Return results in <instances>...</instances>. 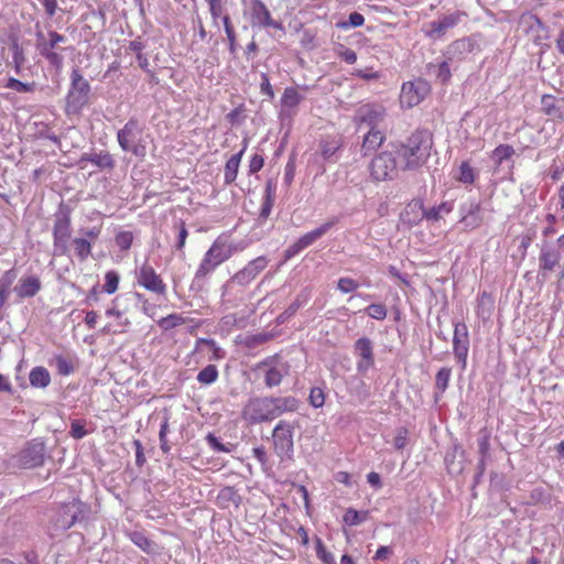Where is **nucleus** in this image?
<instances>
[{"label":"nucleus","mask_w":564,"mask_h":564,"mask_svg":"<svg viewBox=\"0 0 564 564\" xmlns=\"http://www.w3.org/2000/svg\"><path fill=\"white\" fill-rule=\"evenodd\" d=\"M141 133L139 122L137 119L131 118L128 122L117 132V140L120 148L126 152H131L138 158H144L147 153L145 145L134 143L138 134Z\"/></svg>","instance_id":"nucleus-11"},{"label":"nucleus","mask_w":564,"mask_h":564,"mask_svg":"<svg viewBox=\"0 0 564 564\" xmlns=\"http://www.w3.org/2000/svg\"><path fill=\"white\" fill-rule=\"evenodd\" d=\"M30 384L34 388L44 389L51 383V375L43 366H36L29 373Z\"/></svg>","instance_id":"nucleus-29"},{"label":"nucleus","mask_w":564,"mask_h":564,"mask_svg":"<svg viewBox=\"0 0 564 564\" xmlns=\"http://www.w3.org/2000/svg\"><path fill=\"white\" fill-rule=\"evenodd\" d=\"M315 551L316 556L324 564H336L335 557L330 551H328L319 538L315 539Z\"/></svg>","instance_id":"nucleus-45"},{"label":"nucleus","mask_w":564,"mask_h":564,"mask_svg":"<svg viewBox=\"0 0 564 564\" xmlns=\"http://www.w3.org/2000/svg\"><path fill=\"white\" fill-rule=\"evenodd\" d=\"M53 245L55 251L64 256L68 252V240L72 235V219L68 213L55 215L53 225Z\"/></svg>","instance_id":"nucleus-12"},{"label":"nucleus","mask_w":564,"mask_h":564,"mask_svg":"<svg viewBox=\"0 0 564 564\" xmlns=\"http://www.w3.org/2000/svg\"><path fill=\"white\" fill-rule=\"evenodd\" d=\"M360 284L351 278H340L337 282V289L343 293L356 291Z\"/></svg>","instance_id":"nucleus-56"},{"label":"nucleus","mask_w":564,"mask_h":564,"mask_svg":"<svg viewBox=\"0 0 564 564\" xmlns=\"http://www.w3.org/2000/svg\"><path fill=\"white\" fill-rule=\"evenodd\" d=\"M433 147L432 133L425 129H416L404 141L400 142L395 155L400 159L402 171L421 169L431 155Z\"/></svg>","instance_id":"nucleus-1"},{"label":"nucleus","mask_w":564,"mask_h":564,"mask_svg":"<svg viewBox=\"0 0 564 564\" xmlns=\"http://www.w3.org/2000/svg\"><path fill=\"white\" fill-rule=\"evenodd\" d=\"M186 323V319L185 317H183L181 314H177V313H172V314H169L167 316L165 317H162L158 321V325L163 329V330H170L172 328H175V327H178V326H182Z\"/></svg>","instance_id":"nucleus-41"},{"label":"nucleus","mask_w":564,"mask_h":564,"mask_svg":"<svg viewBox=\"0 0 564 564\" xmlns=\"http://www.w3.org/2000/svg\"><path fill=\"white\" fill-rule=\"evenodd\" d=\"M254 370L263 371L264 383L268 388L278 387L289 373V366L279 355H273L256 365Z\"/></svg>","instance_id":"nucleus-10"},{"label":"nucleus","mask_w":564,"mask_h":564,"mask_svg":"<svg viewBox=\"0 0 564 564\" xmlns=\"http://www.w3.org/2000/svg\"><path fill=\"white\" fill-rule=\"evenodd\" d=\"M296 422L280 421L273 429L272 438L275 453L280 457H291L293 453V434Z\"/></svg>","instance_id":"nucleus-8"},{"label":"nucleus","mask_w":564,"mask_h":564,"mask_svg":"<svg viewBox=\"0 0 564 564\" xmlns=\"http://www.w3.org/2000/svg\"><path fill=\"white\" fill-rule=\"evenodd\" d=\"M424 97V89L413 83L403 84L400 95L401 104L411 108L419 105Z\"/></svg>","instance_id":"nucleus-24"},{"label":"nucleus","mask_w":564,"mask_h":564,"mask_svg":"<svg viewBox=\"0 0 564 564\" xmlns=\"http://www.w3.org/2000/svg\"><path fill=\"white\" fill-rule=\"evenodd\" d=\"M105 283L102 291L107 294H113L119 289L120 275L117 271L110 270L105 273Z\"/></svg>","instance_id":"nucleus-42"},{"label":"nucleus","mask_w":564,"mask_h":564,"mask_svg":"<svg viewBox=\"0 0 564 564\" xmlns=\"http://www.w3.org/2000/svg\"><path fill=\"white\" fill-rule=\"evenodd\" d=\"M107 317H113L115 323H107L101 332L105 335H121L128 332L131 327V321L123 316V312L116 306L106 310Z\"/></svg>","instance_id":"nucleus-15"},{"label":"nucleus","mask_w":564,"mask_h":564,"mask_svg":"<svg viewBox=\"0 0 564 564\" xmlns=\"http://www.w3.org/2000/svg\"><path fill=\"white\" fill-rule=\"evenodd\" d=\"M56 369L61 376H69L74 371V366L70 360L58 355L55 357Z\"/></svg>","instance_id":"nucleus-52"},{"label":"nucleus","mask_w":564,"mask_h":564,"mask_svg":"<svg viewBox=\"0 0 564 564\" xmlns=\"http://www.w3.org/2000/svg\"><path fill=\"white\" fill-rule=\"evenodd\" d=\"M36 47L40 54L56 69L63 66V56L58 52V44L64 43L66 37L56 31H50L47 37L43 33L36 35Z\"/></svg>","instance_id":"nucleus-6"},{"label":"nucleus","mask_w":564,"mask_h":564,"mask_svg":"<svg viewBox=\"0 0 564 564\" xmlns=\"http://www.w3.org/2000/svg\"><path fill=\"white\" fill-rule=\"evenodd\" d=\"M208 7H209V12H210V15L214 20H217L218 18H221L224 17V4H223V1H212V2H207Z\"/></svg>","instance_id":"nucleus-59"},{"label":"nucleus","mask_w":564,"mask_h":564,"mask_svg":"<svg viewBox=\"0 0 564 564\" xmlns=\"http://www.w3.org/2000/svg\"><path fill=\"white\" fill-rule=\"evenodd\" d=\"M359 116L361 122H367L369 126L375 127L382 119L383 111L367 105L360 108Z\"/></svg>","instance_id":"nucleus-38"},{"label":"nucleus","mask_w":564,"mask_h":564,"mask_svg":"<svg viewBox=\"0 0 564 564\" xmlns=\"http://www.w3.org/2000/svg\"><path fill=\"white\" fill-rule=\"evenodd\" d=\"M42 288V283L39 276L28 275L19 280L13 291L19 300H24L35 296Z\"/></svg>","instance_id":"nucleus-20"},{"label":"nucleus","mask_w":564,"mask_h":564,"mask_svg":"<svg viewBox=\"0 0 564 564\" xmlns=\"http://www.w3.org/2000/svg\"><path fill=\"white\" fill-rule=\"evenodd\" d=\"M429 69L434 72L435 78L440 84L446 85L449 83L452 73L447 62L430 64Z\"/></svg>","instance_id":"nucleus-39"},{"label":"nucleus","mask_w":564,"mask_h":564,"mask_svg":"<svg viewBox=\"0 0 564 564\" xmlns=\"http://www.w3.org/2000/svg\"><path fill=\"white\" fill-rule=\"evenodd\" d=\"M88 432L85 429V421L83 420H73L70 422L69 435L75 440L84 438Z\"/></svg>","instance_id":"nucleus-53"},{"label":"nucleus","mask_w":564,"mask_h":564,"mask_svg":"<svg viewBox=\"0 0 564 564\" xmlns=\"http://www.w3.org/2000/svg\"><path fill=\"white\" fill-rule=\"evenodd\" d=\"M476 313L482 318H487L491 315L494 310V297L490 293L482 292L477 300Z\"/></svg>","instance_id":"nucleus-36"},{"label":"nucleus","mask_w":564,"mask_h":564,"mask_svg":"<svg viewBox=\"0 0 564 564\" xmlns=\"http://www.w3.org/2000/svg\"><path fill=\"white\" fill-rule=\"evenodd\" d=\"M241 496L235 487H224L217 495L216 503L221 509H228L231 506L239 508L241 503Z\"/></svg>","instance_id":"nucleus-26"},{"label":"nucleus","mask_w":564,"mask_h":564,"mask_svg":"<svg viewBox=\"0 0 564 564\" xmlns=\"http://www.w3.org/2000/svg\"><path fill=\"white\" fill-rule=\"evenodd\" d=\"M20 463L25 468H34L44 463V446L41 443H30L20 453Z\"/></svg>","instance_id":"nucleus-17"},{"label":"nucleus","mask_w":564,"mask_h":564,"mask_svg":"<svg viewBox=\"0 0 564 564\" xmlns=\"http://www.w3.org/2000/svg\"><path fill=\"white\" fill-rule=\"evenodd\" d=\"M208 444L210 445V447L213 449H215L216 452H229V449L224 445L221 444L218 438L216 436H214L213 434H208L207 437H206Z\"/></svg>","instance_id":"nucleus-64"},{"label":"nucleus","mask_w":564,"mask_h":564,"mask_svg":"<svg viewBox=\"0 0 564 564\" xmlns=\"http://www.w3.org/2000/svg\"><path fill=\"white\" fill-rule=\"evenodd\" d=\"M466 14L462 11H456L454 13L446 14L442 17L438 21H433L430 23V31L426 32V35L432 36H442L446 33L448 29L454 28L458 24L463 17Z\"/></svg>","instance_id":"nucleus-18"},{"label":"nucleus","mask_w":564,"mask_h":564,"mask_svg":"<svg viewBox=\"0 0 564 564\" xmlns=\"http://www.w3.org/2000/svg\"><path fill=\"white\" fill-rule=\"evenodd\" d=\"M116 245L120 250H129L133 242V235L131 231H120L116 235Z\"/></svg>","instance_id":"nucleus-51"},{"label":"nucleus","mask_w":564,"mask_h":564,"mask_svg":"<svg viewBox=\"0 0 564 564\" xmlns=\"http://www.w3.org/2000/svg\"><path fill=\"white\" fill-rule=\"evenodd\" d=\"M70 80V88L66 97V109L68 112H78L87 105L90 85L78 69H73Z\"/></svg>","instance_id":"nucleus-5"},{"label":"nucleus","mask_w":564,"mask_h":564,"mask_svg":"<svg viewBox=\"0 0 564 564\" xmlns=\"http://www.w3.org/2000/svg\"><path fill=\"white\" fill-rule=\"evenodd\" d=\"M519 30L536 46H542L550 39V30L542 20L531 13L523 12L518 21Z\"/></svg>","instance_id":"nucleus-7"},{"label":"nucleus","mask_w":564,"mask_h":564,"mask_svg":"<svg viewBox=\"0 0 564 564\" xmlns=\"http://www.w3.org/2000/svg\"><path fill=\"white\" fill-rule=\"evenodd\" d=\"M454 205L452 202H443L437 206L425 210V219L431 221H438L444 215L453 212Z\"/></svg>","instance_id":"nucleus-37"},{"label":"nucleus","mask_w":564,"mask_h":564,"mask_svg":"<svg viewBox=\"0 0 564 564\" xmlns=\"http://www.w3.org/2000/svg\"><path fill=\"white\" fill-rule=\"evenodd\" d=\"M409 431L405 427L398 429L393 438V445L397 449H403L408 442Z\"/></svg>","instance_id":"nucleus-57"},{"label":"nucleus","mask_w":564,"mask_h":564,"mask_svg":"<svg viewBox=\"0 0 564 564\" xmlns=\"http://www.w3.org/2000/svg\"><path fill=\"white\" fill-rule=\"evenodd\" d=\"M332 227L330 223H326L322 225L321 227L304 234L302 237H300L297 240L300 245L303 247V249L310 247L313 245L316 240H318L322 236H324L329 228Z\"/></svg>","instance_id":"nucleus-35"},{"label":"nucleus","mask_w":564,"mask_h":564,"mask_svg":"<svg viewBox=\"0 0 564 564\" xmlns=\"http://www.w3.org/2000/svg\"><path fill=\"white\" fill-rule=\"evenodd\" d=\"M338 149H339V144L335 140H332V141L324 140L321 143V153L325 160L333 156Z\"/></svg>","instance_id":"nucleus-55"},{"label":"nucleus","mask_w":564,"mask_h":564,"mask_svg":"<svg viewBox=\"0 0 564 564\" xmlns=\"http://www.w3.org/2000/svg\"><path fill=\"white\" fill-rule=\"evenodd\" d=\"M304 97L295 87H286L281 97L282 112L288 111L293 115Z\"/></svg>","instance_id":"nucleus-27"},{"label":"nucleus","mask_w":564,"mask_h":564,"mask_svg":"<svg viewBox=\"0 0 564 564\" xmlns=\"http://www.w3.org/2000/svg\"><path fill=\"white\" fill-rule=\"evenodd\" d=\"M514 154V149L509 144H500L494 150V158L498 164L509 160Z\"/></svg>","instance_id":"nucleus-48"},{"label":"nucleus","mask_w":564,"mask_h":564,"mask_svg":"<svg viewBox=\"0 0 564 564\" xmlns=\"http://www.w3.org/2000/svg\"><path fill=\"white\" fill-rule=\"evenodd\" d=\"M457 180L464 184H473L475 182V172L468 162L460 164Z\"/></svg>","instance_id":"nucleus-50"},{"label":"nucleus","mask_w":564,"mask_h":564,"mask_svg":"<svg viewBox=\"0 0 564 564\" xmlns=\"http://www.w3.org/2000/svg\"><path fill=\"white\" fill-rule=\"evenodd\" d=\"M355 349H356L358 356L361 358L357 365L359 370H367L373 366V364H375L373 349H372V345H371V341L369 338H367V337L359 338L355 343Z\"/></svg>","instance_id":"nucleus-23"},{"label":"nucleus","mask_w":564,"mask_h":564,"mask_svg":"<svg viewBox=\"0 0 564 564\" xmlns=\"http://www.w3.org/2000/svg\"><path fill=\"white\" fill-rule=\"evenodd\" d=\"M392 553L393 551L390 546H380L373 555V561H386Z\"/></svg>","instance_id":"nucleus-62"},{"label":"nucleus","mask_w":564,"mask_h":564,"mask_svg":"<svg viewBox=\"0 0 564 564\" xmlns=\"http://www.w3.org/2000/svg\"><path fill=\"white\" fill-rule=\"evenodd\" d=\"M219 377L218 369L215 365H208L203 368L197 375V381L202 384H212Z\"/></svg>","instance_id":"nucleus-43"},{"label":"nucleus","mask_w":564,"mask_h":564,"mask_svg":"<svg viewBox=\"0 0 564 564\" xmlns=\"http://www.w3.org/2000/svg\"><path fill=\"white\" fill-rule=\"evenodd\" d=\"M206 345L212 350V356L209 357L210 360H220L225 358V351L217 345V343L214 339L208 338H199L197 340V345Z\"/></svg>","instance_id":"nucleus-47"},{"label":"nucleus","mask_w":564,"mask_h":564,"mask_svg":"<svg viewBox=\"0 0 564 564\" xmlns=\"http://www.w3.org/2000/svg\"><path fill=\"white\" fill-rule=\"evenodd\" d=\"M452 376V369L448 367L441 368L435 376V388L440 394H443L448 388Z\"/></svg>","instance_id":"nucleus-44"},{"label":"nucleus","mask_w":564,"mask_h":564,"mask_svg":"<svg viewBox=\"0 0 564 564\" xmlns=\"http://www.w3.org/2000/svg\"><path fill=\"white\" fill-rule=\"evenodd\" d=\"M80 161H88L100 169L111 170L115 167V160L112 159L111 154L106 151L84 154L82 155Z\"/></svg>","instance_id":"nucleus-30"},{"label":"nucleus","mask_w":564,"mask_h":564,"mask_svg":"<svg viewBox=\"0 0 564 564\" xmlns=\"http://www.w3.org/2000/svg\"><path fill=\"white\" fill-rule=\"evenodd\" d=\"M364 23H365L364 15L358 12H352L349 14L348 23H343L341 26L343 28H347V26L358 28V26L364 25Z\"/></svg>","instance_id":"nucleus-61"},{"label":"nucleus","mask_w":564,"mask_h":564,"mask_svg":"<svg viewBox=\"0 0 564 564\" xmlns=\"http://www.w3.org/2000/svg\"><path fill=\"white\" fill-rule=\"evenodd\" d=\"M15 278L17 274L12 269L7 270L0 278V308H2L7 303Z\"/></svg>","instance_id":"nucleus-33"},{"label":"nucleus","mask_w":564,"mask_h":564,"mask_svg":"<svg viewBox=\"0 0 564 564\" xmlns=\"http://www.w3.org/2000/svg\"><path fill=\"white\" fill-rule=\"evenodd\" d=\"M369 518V511H357L352 508H348L343 517V521L345 524L349 527L358 525Z\"/></svg>","instance_id":"nucleus-40"},{"label":"nucleus","mask_w":564,"mask_h":564,"mask_svg":"<svg viewBox=\"0 0 564 564\" xmlns=\"http://www.w3.org/2000/svg\"><path fill=\"white\" fill-rule=\"evenodd\" d=\"M469 351V333L466 323L457 322L454 324L453 352L457 361L465 369Z\"/></svg>","instance_id":"nucleus-13"},{"label":"nucleus","mask_w":564,"mask_h":564,"mask_svg":"<svg viewBox=\"0 0 564 564\" xmlns=\"http://www.w3.org/2000/svg\"><path fill=\"white\" fill-rule=\"evenodd\" d=\"M250 9L253 23L264 28H281V24L273 21L269 9L261 0H251Z\"/></svg>","instance_id":"nucleus-22"},{"label":"nucleus","mask_w":564,"mask_h":564,"mask_svg":"<svg viewBox=\"0 0 564 564\" xmlns=\"http://www.w3.org/2000/svg\"><path fill=\"white\" fill-rule=\"evenodd\" d=\"M401 221L410 227L419 225L425 218L424 204L421 199L410 202L401 213Z\"/></svg>","instance_id":"nucleus-21"},{"label":"nucleus","mask_w":564,"mask_h":564,"mask_svg":"<svg viewBox=\"0 0 564 564\" xmlns=\"http://www.w3.org/2000/svg\"><path fill=\"white\" fill-rule=\"evenodd\" d=\"M338 56L347 64H355L357 62L356 52L350 48H345L344 46H340V50L338 51Z\"/></svg>","instance_id":"nucleus-60"},{"label":"nucleus","mask_w":564,"mask_h":564,"mask_svg":"<svg viewBox=\"0 0 564 564\" xmlns=\"http://www.w3.org/2000/svg\"><path fill=\"white\" fill-rule=\"evenodd\" d=\"M82 232L84 236L74 238L72 245L75 256L80 261H86L91 256L93 243L98 239L101 227L96 226L90 229L82 230Z\"/></svg>","instance_id":"nucleus-14"},{"label":"nucleus","mask_w":564,"mask_h":564,"mask_svg":"<svg viewBox=\"0 0 564 564\" xmlns=\"http://www.w3.org/2000/svg\"><path fill=\"white\" fill-rule=\"evenodd\" d=\"M299 401L294 397L256 398L248 402L243 410L245 416L252 423L271 421L284 412L297 409Z\"/></svg>","instance_id":"nucleus-2"},{"label":"nucleus","mask_w":564,"mask_h":564,"mask_svg":"<svg viewBox=\"0 0 564 564\" xmlns=\"http://www.w3.org/2000/svg\"><path fill=\"white\" fill-rule=\"evenodd\" d=\"M232 256L231 246L224 239L217 238L205 252L196 272V279H204Z\"/></svg>","instance_id":"nucleus-4"},{"label":"nucleus","mask_w":564,"mask_h":564,"mask_svg":"<svg viewBox=\"0 0 564 564\" xmlns=\"http://www.w3.org/2000/svg\"><path fill=\"white\" fill-rule=\"evenodd\" d=\"M129 539L135 544L139 549L148 554L156 553L158 544L155 541L151 540L144 532L142 531H133L128 534Z\"/></svg>","instance_id":"nucleus-28"},{"label":"nucleus","mask_w":564,"mask_h":564,"mask_svg":"<svg viewBox=\"0 0 564 564\" xmlns=\"http://www.w3.org/2000/svg\"><path fill=\"white\" fill-rule=\"evenodd\" d=\"M264 166V158L261 154H253L249 161V173H258Z\"/></svg>","instance_id":"nucleus-58"},{"label":"nucleus","mask_w":564,"mask_h":564,"mask_svg":"<svg viewBox=\"0 0 564 564\" xmlns=\"http://www.w3.org/2000/svg\"><path fill=\"white\" fill-rule=\"evenodd\" d=\"M7 88L14 89L19 93H32L35 89L34 83H23L17 78L10 77L6 84Z\"/></svg>","instance_id":"nucleus-49"},{"label":"nucleus","mask_w":564,"mask_h":564,"mask_svg":"<svg viewBox=\"0 0 564 564\" xmlns=\"http://www.w3.org/2000/svg\"><path fill=\"white\" fill-rule=\"evenodd\" d=\"M275 200V186L271 181H268L264 188L263 202L260 208V217L267 219L273 208Z\"/></svg>","instance_id":"nucleus-32"},{"label":"nucleus","mask_w":564,"mask_h":564,"mask_svg":"<svg viewBox=\"0 0 564 564\" xmlns=\"http://www.w3.org/2000/svg\"><path fill=\"white\" fill-rule=\"evenodd\" d=\"M366 313L368 314L369 317L373 319L383 321L388 315V310L384 304L373 303L367 306Z\"/></svg>","instance_id":"nucleus-46"},{"label":"nucleus","mask_w":564,"mask_h":564,"mask_svg":"<svg viewBox=\"0 0 564 564\" xmlns=\"http://www.w3.org/2000/svg\"><path fill=\"white\" fill-rule=\"evenodd\" d=\"M561 254L557 250L545 248L542 249L539 256L540 273L545 276L547 272H552L560 263Z\"/></svg>","instance_id":"nucleus-25"},{"label":"nucleus","mask_w":564,"mask_h":564,"mask_svg":"<svg viewBox=\"0 0 564 564\" xmlns=\"http://www.w3.org/2000/svg\"><path fill=\"white\" fill-rule=\"evenodd\" d=\"M542 111L544 115L552 118H562L563 113L557 100L553 95L545 94L541 98Z\"/></svg>","instance_id":"nucleus-34"},{"label":"nucleus","mask_w":564,"mask_h":564,"mask_svg":"<svg viewBox=\"0 0 564 564\" xmlns=\"http://www.w3.org/2000/svg\"><path fill=\"white\" fill-rule=\"evenodd\" d=\"M133 446L135 448V464L142 466L145 463L142 443L139 440H134Z\"/></svg>","instance_id":"nucleus-63"},{"label":"nucleus","mask_w":564,"mask_h":564,"mask_svg":"<svg viewBox=\"0 0 564 564\" xmlns=\"http://www.w3.org/2000/svg\"><path fill=\"white\" fill-rule=\"evenodd\" d=\"M386 139V134L381 130L371 127L362 138L360 148L361 156L366 158L376 153L384 143Z\"/></svg>","instance_id":"nucleus-19"},{"label":"nucleus","mask_w":564,"mask_h":564,"mask_svg":"<svg viewBox=\"0 0 564 564\" xmlns=\"http://www.w3.org/2000/svg\"><path fill=\"white\" fill-rule=\"evenodd\" d=\"M268 262L269 261L265 257H258L250 261L243 269L238 271L234 275L232 280L240 285L249 284L267 268Z\"/></svg>","instance_id":"nucleus-16"},{"label":"nucleus","mask_w":564,"mask_h":564,"mask_svg":"<svg viewBox=\"0 0 564 564\" xmlns=\"http://www.w3.org/2000/svg\"><path fill=\"white\" fill-rule=\"evenodd\" d=\"M135 279L141 288L158 296H165L167 293L164 280L148 261L137 268Z\"/></svg>","instance_id":"nucleus-9"},{"label":"nucleus","mask_w":564,"mask_h":564,"mask_svg":"<svg viewBox=\"0 0 564 564\" xmlns=\"http://www.w3.org/2000/svg\"><path fill=\"white\" fill-rule=\"evenodd\" d=\"M241 159V153H236L226 161L224 169V183L226 185H230L236 181Z\"/></svg>","instance_id":"nucleus-31"},{"label":"nucleus","mask_w":564,"mask_h":564,"mask_svg":"<svg viewBox=\"0 0 564 564\" xmlns=\"http://www.w3.org/2000/svg\"><path fill=\"white\" fill-rule=\"evenodd\" d=\"M308 399H310V403L312 406L321 408L325 403V393H324L323 389H321L318 387H314L310 391Z\"/></svg>","instance_id":"nucleus-54"},{"label":"nucleus","mask_w":564,"mask_h":564,"mask_svg":"<svg viewBox=\"0 0 564 564\" xmlns=\"http://www.w3.org/2000/svg\"><path fill=\"white\" fill-rule=\"evenodd\" d=\"M401 164L395 153L381 151L376 153L368 165L369 177L373 183L392 182L398 178Z\"/></svg>","instance_id":"nucleus-3"}]
</instances>
